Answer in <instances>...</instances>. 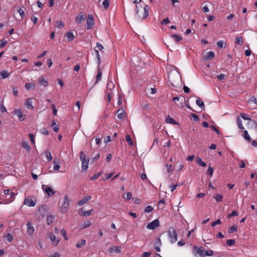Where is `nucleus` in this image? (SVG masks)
<instances>
[{
	"mask_svg": "<svg viewBox=\"0 0 257 257\" xmlns=\"http://www.w3.org/2000/svg\"><path fill=\"white\" fill-rule=\"evenodd\" d=\"M150 7L146 5L143 8L142 7H139L136 6V15L141 20L145 19L149 15V11Z\"/></svg>",
	"mask_w": 257,
	"mask_h": 257,
	"instance_id": "obj_1",
	"label": "nucleus"
},
{
	"mask_svg": "<svg viewBox=\"0 0 257 257\" xmlns=\"http://www.w3.org/2000/svg\"><path fill=\"white\" fill-rule=\"evenodd\" d=\"M169 81L172 87H177V85L179 83L181 80V76L177 72H170L168 76Z\"/></svg>",
	"mask_w": 257,
	"mask_h": 257,
	"instance_id": "obj_2",
	"label": "nucleus"
},
{
	"mask_svg": "<svg viewBox=\"0 0 257 257\" xmlns=\"http://www.w3.org/2000/svg\"><path fill=\"white\" fill-rule=\"evenodd\" d=\"M80 158L82 162V172H86L88 167L89 159L83 152L80 153Z\"/></svg>",
	"mask_w": 257,
	"mask_h": 257,
	"instance_id": "obj_3",
	"label": "nucleus"
},
{
	"mask_svg": "<svg viewBox=\"0 0 257 257\" xmlns=\"http://www.w3.org/2000/svg\"><path fill=\"white\" fill-rule=\"evenodd\" d=\"M193 252L195 257H205V250L202 246L198 247L197 246H194Z\"/></svg>",
	"mask_w": 257,
	"mask_h": 257,
	"instance_id": "obj_4",
	"label": "nucleus"
},
{
	"mask_svg": "<svg viewBox=\"0 0 257 257\" xmlns=\"http://www.w3.org/2000/svg\"><path fill=\"white\" fill-rule=\"evenodd\" d=\"M168 234L169 237L171 239V242L172 243L175 242L177 240V234L176 231L173 227H169L168 230Z\"/></svg>",
	"mask_w": 257,
	"mask_h": 257,
	"instance_id": "obj_5",
	"label": "nucleus"
},
{
	"mask_svg": "<svg viewBox=\"0 0 257 257\" xmlns=\"http://www.w3.org/2000/svg\"><path fill=\"white\" fill-rule=\"evenodd\" d=\"M46 205H42L39 208L38 211L37 212L36 215V217L39 219H42L44 218L45 213L46 212Z\"/></svg>",
	"mask_w": 257,
	"mask_h": 257,
	"instance_id": "obj_6",
	"label": "nucleus"
},
{
	"mask_svg": "<svg viewBox=\"0 0 257 257\" xmlns=\"http://www.w3.org/2000/svg\"><path fill=\"white\" fill-rule=\"evenodd\" d=\"M69 199L67 195H66L64 198L63 204L60 207V210L62 213L66 212L69 209Z\"/></svg>",
	"mask_w": 257,
	"mask_h": 257,
	"instance_id": "obj_7",
	"label": "nucleus"
},
{
	"mask_svg": "<svg viewBox=\"0 0 257 257\" xmlns=\"http://www.w3.org/2000/svg\"><path fill=\"white\" fill-rule=\"evenodd\" d=\"M94 24V20L92 15H88L87 20L85 28L87 30L91 29Z\"/></svg>",
	"mask_w": 257,
	"mask_h": 257,
	"instance_id": "obj_8",
	"label": "nucleus"
},
{
	"mask_svg": "<svg viewBox=\"0 0 257 257\" xmlns=\"http://www.w3.org/2000/svg\"><path fill=\"white\" fill-rule=\"evenodd\" d=\"M160 226V222L158 219H156L153 221L149 223L147 225V228L149 229H155L156 227Z\"/></svg>",
	"mask_w": 257,
	"mask_h": 257,
	"instance_id": "obj_9",
	"label": "nucleus"
},
{
	"mask_svg": "<svg viewBox=\"0 0 257 257\" xmlns=\"http://www.w3.org/2000/svg\"><path fill=\"white\" fill-rule=\"evenodd\" d=\"M42 188L44 192L46 193L49 196L55 194V192L52 189L46 185H42Z\"/></svg>",
	"mask_w": 257,
	"mask_h": 257,
	"instance_id": "obj_10",
	"label": "nucleus"
},
{
	"mask_svg": "<svg viewBox=\"0 0 257 257\" xmlns=\"http://www.w3.org/2000/svg\"><path fill=\"white\" fill-rule=\"evenodd\" d=\"M12 113L14 114H17L18 117V119L20 121H23L25 118V115L23 114V111L20 109L14 110Z\"/></svg>",
	"mask_w": 257,
	"mask_h": 257,
	"instance_id": "obj_11",
	"label": "nucleus"
},
{
	"mask_svg": "<svg viewBox=\"0 0 257 257\" xmlns=\"http://www.w3.org/2000/svg\"><path fill=\"white\" fill-rule=\"evenodd\" d=\"M247 127L248 129L255 130L257 127V122L251 119H249L247 123Z\"/></svg>",
	"mask_w": 257,
	"mask_h": 257,
	"instance_id": "obj_12",
	"label": "nucleus"
},
{
	"mask_svg": "<svg viewBox=\"0 0 257 257\" xmlns=\"http://www.w3.org/2000/svg\"><path fill=\"white\" fill-rule=\"evenodd\" d=\"M86 14L84 12H81L78 16L76 17L75 20L77 23H80L86 19Z\"/></svg>",
	"mask_w": 257,
	"mask_h": 257,
	"instance_id": "obj_13",
	"label": "nucleus"
},
{
	"mask_svg": "<svg viewBox=\"0 0 257 257\" xmlns=\"http://www.w3.org/2000/svg\"><path fill=\"white\" fill-rule=\"evenodd\" d=\"M121 247L120 246H113L109 248L108 251L110 253H120Z\"/></svg>",
	"mask_w": 257,
	"mask_h": 257,
	"instance_id": "obj_14",
	"label": "nucleus"
},
{
	"mask_svg": "<svg viewBox=\"0 0 257 257\" xmlns=\"http://www.w3.org/2000/svg\"><path fill=\"white\" fill-rule=\"evenodd\" d=\"M117 115L119 119H123L125 117V113L124 109L122 108H119L117 110Z\"/></svg>",
	"mask_w": 257,
	"mask_h": 257,
	"instance_id": "obj_15",
	"label": "nucleus"
},
{
	"mask_svg": "<svg viewBox=\"0 0 257 257\" xmlns=\"http://www.w3.org/2000/svg\"><path fill=\"white\" fill-rule=\"evenodd\" d=\"M49 237L51 241L53 242V243L55 245L58 244L59 240L56 239V237L53 233H49Z\"/></svg>",
	"mask_w": 257,
	"mask_h": 257,
	"instance_id": "obj_16",
	"label": "nucleus"
},
{
	"mask_svg": "<svg viewBox=\"0 0 257 257\" xmlns=\"http://www.w3.org/2000/svg\"><path fill=\"white\" fill-rule=\"evenodd\" d=\"M91 199V197L90 196H86L83 197L81 200H80L78 202V204L79 206H82L84 203H85L87 202H88V201H89Z\"/></svg>",
	"mask_w": 257,
	"mask_h": 257,
	"instance_id": "obj_17",
	"label": "nucleus"
},
{
	"mask_svg": "<svg viewBox=\"0 0 257 257\" xmlns=\"http://www.w3.org/2000/svg\"><path fill=\"white\" fill-rule=\"evenodd\" d=\"M27 233L29 235H32L34 233V227L30 223H27Z\"/></svg>",
	"mask_w": 257,
	"mask_h": 257,
	"instance_id": "obj_18",
	"label": "nucleus"
},
{
	"mask_svg": "<svg viewBox=\"0 0 257 257\" xmlns=\"http://www.w3.org/2000/svg\"><path fill=\"white\" fill-rule=\"evenodd\" d=\"M24 203L31 207L34 206L36 204L31 199H25Z\"/></svg>",
	"mask_w": 257,
	"mask_h": 257,
	"instance_id": "obj_19",
	"label": "nucleus"
},
{
	"mask_svg": "<svg viewBox=\"0 0 257 257\" xmlns=\"http://www.w3.org/2000/svg\"><path fill=\"white\" fill-rule=\"evenodd\" d=\"M26 106L28 109H33L34 107L32 105V101L31 98H28L26 100Z\"/></svg>",
	"mask_w": 257,
	"mask_h": 257,
	"instance_id": "obj_20",
	"label": "nucleus"
},
{
	"mask_svg": "<svg viewBox=\"0 0 257 257\" xmlns=\"http://www.w3.org/2000/svg\"><path fill=\"white\" fill-rule=\"evenodd\" d=\"M102 74V72L100 71V67L99 66L98 69L97 74L96 76V81L95 83V84L98 83L100 80H101Z\"/></svg>",
	"mask_w": 257,
	"mask_h": 257,
	"instance_id": "obj_21",
	"label": "nucleus"
},
{
	"mask_svg": "<svg viewBox=\"0 0 257 257\" xmlns=\"http://www.w3.org/2000/svg\"><path fill=\"white\" fill-rule=\"evenodd\" d=\"M0 75L3 79H5L9 77L10 75V73L7 70H3L0 72Z\"/></svg>",
	"mask_w": 257,
	"mask_h": 257,
	"instance_id": "obj_22",
	"label": "nucleus"
},
{
	"mask_svg": "<svg viewBox=\"0 0 257 257\" xmlns=\"http://www.w3.org/2000/svg\"><path fill=\"white\" fill-rule=\"evenodd\" d=\"M36 85L34 83H28L25 84V88L27 90L34 89Z\"/></svg>",
	"mask_w": 257,
	"mask_h": 257,
	"instance_id": "obj_23",
	"label": "nucleus"
},
{
	"mask_svg": "<svg viewBox=\"0 0 257 257\" xmlns=\"http://www.w3.org/2000/svg\"><path fill=\"white\" fill-rule=\"evenodd\" d=\"M166 122L167 123L173 124H178V123L175 121L173 118L171 117L170 116H168L166 119Z\"/></svg>",
	"mask_w": 257,
	"mask_h": 257,
	"instance_id": "obj_24",
	"label": "nucleus"
},
{
	"mask_svg": "<svg viewBox=\"0 0 257 257\" xmlns=\"http://www.w3.org/2000/svg\"><path fill=\"white\" fill-rule=\"evenodd\" d=\"M237 229H238V227H237V226L236 225H232V226L230 227L228 229V232L229 233H233L234 232H236L237 231Z\"/></svg>",
	"mask_w": 257,
	"mask_h": 257,
	"instance_id": "obj_25",
	"label": "nucleus"
},
{
	"mask_svg": "<svg viewBox=\"0 0 257 257\" xmlns=\"http://www.w3.org/2000/svg\"><path fill=\"white\" fill-rule=\"evenodd\" d=\"M53 164L54 165V167H53L54 170H55V171L59 170L60 167L59 165V162L58 160L55 159L53 161Z\"/></svg>",
	"mask_w": 257,
	"mask_h": 257,
	"instance_id": "obj_26",
	"label": "nucleus"
},
{
	"mask_svg": "<svg viewBox=\"0 0 257 257\" xmlns=\"http://www.w3.org/2000/svg\"><path fill=\"white\" fill-rule=\"evenodd\" d=\"M215 55L213 52L209 51L207 53L205 58L207 60H210L214 57Z\"/></svg>",
	"mask_w": 257,
	"mask_h": 257,
	"instance_id": "obj_27",
	"label": "nucleus"
},
{
	"mask_svg": "<svg viewBox=\"0 0 257 257\" xmlns=\"http://www.w3.org/2000/svg\"><path fill=\"white\" fill-rule=\"evenodd\" d=\"M196 162L198 165L201 167H205L206 166V163L202 160V159L199 157L196 158Z\"/></svg>",
	"mask_w": 257,
	"mask_h": 257,
	"instance_id": "obj_28",
	"label": "nucleus"
},
{
	"mask_svg": "<svg viewBox=\"0 0 257 257\" xmlns=\"http://www.w3.org/2000/svg\"><path fill=\"white\" fill-rule=\"evenodd\" d=\"M39 82L40 84L45 87H47L48 86V82L46 81L43 77H40L39 78Z\"/></svg>",
	"mask_w": 257,
	"mask_h": 257,
	"instance_id": "obj_29",
	"label": "nucleus"
},
{
	"mask_svg": "<svg viewBox=\"0 0 257 257\" xmlns=\"http://www.w3.org/2000/svg\"><path fill=\"white\" fill-rule=\"evenodd\" d=\"M51 126L53 130L55 132H58L59 130L58 126L57 125L55 121L54 120L52 121Z\"/></svg>",
	"mask_w": 257,
	"mask_h": 257,
	"instance_id": "obj_30",
	"label": "nucleus"
},
{
	"mask_svg": "<svg viewBox=\"0 0 257 257\" xmlns=\"http://www.w3.org/2000/svg\"><path fill=\"white\" fill-rule=\"evenodd\" d=\"M125 140L126 142L128 143L129 145L131 146H133L134 145V143L133 141L132 140L131 137L129 135L127 134L125 136Z\"/></svg>",
	"mask_w": 257,
	"mask_h": 257,
	"instance_id": "obj_31",
	"label": "nucleus"
},
{
	"mask_svg": "<svg viewBox=\"0 0 257 257\" xmlns=\"http://www.w3.org/2000/svg\"><path fill=\"white\" fill-rule=\"evenodd\" d=\"M243 133L244 134L243 136L244 139L248 142H250L251 141V139L249 135H248L247 131L246 130H244Z\"/></svg>",
	"mask_w": 257,
	"mask_h": 257,
	"instance_id": "obj_32",
	"label": "nucleus"
},
{
	"mask_svg": "<svg viewBox=\"0 0 257 257\" xmlns=\"http://www.w3.org/2000/svg\"><path fill=\"white\" fill-rule=\"evenodd\" d=\"M196 104L201 107V108L204 109V103L200 98H198L196 101Z\"/></svg>",
	"mask_w": 257,
	"mask_h": 257,
	"instance_id": "obj_33",
	"label": "nucleus"
},
{
	"mask_svg": "<svg viewBox=\"0 0 257 257\" xmlns=\"http://www.w3.org/2000/svg\"><path fill=\"white\" fill-rule=\"evenodd\" d=\"M66 36H67V40L69 41L73 40L74 38V36L73 33L70 31L68 32L66 34Z\"/></svg>",
	"mask_w": 257,
	"mask_h": 257,
	"instance_id": "obj_34",
	"label": "nucleus"
},
{
	"mask_svg": "<svg viewBox=\"0 0 257 257\" xmlns=\"http://www.w3.org/2000/svg\"><path fill=\"white\" fill-rule=\"evenodd\" d=\"M236 121L238 127L241 130L244 129V127L242 124L241 119L239 118V117H237Z\"/></svg>",
	"mask_w": 257,
	"mask_h": 257,
	"instance_id": "obj_35",
	"label": "nucleus"
},
{
	"mask_svg": "<svg viewBox=\"0 0 257 257\" xmlns=\"http://www.w3.org/2000/svg\"><path fill=\"white\" fill-rule=\"evenodd\" d=\"M95 53H96V57H97V63H98V67L100 66V55H99V52H98V50L97 49H95L94 50Z\"/></svg>",
	"mask_w": 257,
	"mask_h": 257,
	"instance_id": "obj_36",
	"label": "nucleus"
},
{
	"mask_svg": "<svg viewBox=\"0 0 257 257\" xmlns=\"http://www.w3.org/2000/svg\"><path fill=\"white\" fill-rule=\"evenodd\" d=\"M86 243V240L85 239H81L80 242H78L76 246L77 248H80L83 246Z\"/></svg>",
	"mask_w": 257,
	"mask_h": 257,
	"instance_id": "obj_37",
	"label": "nucleus"
},
{
	"mask_svg": "<svg viewBox=\"0 0 257 257\" xmlns=\"http://www.w3.org/2000/svg\"><path fill=\"white\" fill-rule=\"evenodd\" d=\"M54 216L51 215H47V223L48 224H50L51 223H52L54 220Z\"/></svg>",
	"mask_w": 257,
	"mask_h": 257,
	"instance_id": "obj_38",
	"label": "nucleus"
},
{
	"mask_svg": "<svg viewBox=\"0 0 257 257\" xmlns=\"http://www.w3.org/2000/svg\"><path fill=\"white\" fill-rule=\"evenodd\" d=\"M172 37L174 39L176 42H178L182 40V37L177 34L172 35Z\"/></svg>",
	"mask_w": 257,
	"mask_h": 257,
	"instance_id": "obj_39",
	"label": "nucleus"
},
{
	"mask_svg": "<svg viewBox=\"0 0 257 257\" xmlns=\"http://www.w3.org/2000/svg\"><path fill=\"white\" fill-rule=\"evenodd\" d=\"M235 43L238 45H242L243 41V39L241 37H237L235 39Z\"/></svg>",
	"mask_w": 257,
	"mask_h": 257,
	"instance_id": "obj_40",
	"label": "nucleus"
},
{
	"mask_svg": "<svg viewBox=\"0 0 257 257\" xmlns=\"http://www.w3.org/2000/svg\"><path fill=\"white\" fill-rule=\"evenodd\" d=\"M22 145L23 147L27 151H29L30 150L31 148L29 145V143L27 142H23L22 143Z\"/></svg>",
	"mask_w": 257,
	"mask_h": 257,
	"instance_id": "obj_41",
	"label": "nucleus"
},
{
	"mask_svg": "<svg viewBox=\"0 0 257 257\" xmlns=\"http://www.w3.org/2000/svg\"><path fill=\"white\" fill-rule=\"evenodd\" d=\"M92 211H93V209H91V210H89L88 211H83L82 212V213L81 214V215L83 216H89L91 214Z\"/></svg>",
	"mask_w": 257,
	"mask_h": 257,
	"instance_id": "obj_42",
	"label": "nucleus"
},
{
	"mask_svg": "<svg viewBox=\"0 0 257 257\" xmlns=\"http://www.w3.org/2000/svg\"><path fill=\"white\" fill-rule=\"evenodd\" d=\"M46 158L47 159V160L48 161H51L52 159H53V157H52V156L51 155V153L50 151H47L46 152Z\"/></svg>",
	"mask_w": 257,
	"mask_h": 257,
	"instance_id": "obj_43",
	"label": "nucleus"
},
{
	"mask_svg": "<svg viewBox=\"0 0 257 257\" xmlns=\"http://www.w3.org/2000/svg\"><path fill=\"white\" fill-rule=\"evenodd\" d=\"M109 5H110L109 0H105L102 3L103 7L105 9H107L109 7Z\"/></svg>",
	"mask_w": 257,
	"mask_h": 257,
	"instance_id": "obj_44",
	"label": "nucleus"
},
{
	"mask_svg": "<svg viewBox=\"0 0 257 257\" xmlns=\"http://www.w3.org/2000/svg\"><path fill=\"white\" fill-rule=\"evenodd\" d=\"M60 233L64 237L65 240H67L68 237H67V234L66 233V231L65 230V229H62L60 230Z\"/></svg>",
	"mask_w": 257,
	"mask_h": 257,
	"instance_id": "obj_45",
	"label": "nucleus"
},
{
	"mask_svg": "<svg viewBox=\"0 0 257 257\" xmlns=\"http://www.w3.org/2000/svg\"><path fill=\"white\" fill-rule=\"evenodd\" d=\"M235 243V241L233 239H229L226 241V245L227 246H231Z\"/></svg>",
	"mask_w": 257,
	"mask_h": 257,
	"instance_id": "obj_46",
	"label": "nucleus"
},
{
	"mask_svg": "<svg viewBox=\"0 0 257 257\" xmlns=\"http://www.w3.org/2000/svg\"><path fill=\"white\" fill-rule=\"evenodd\" d=\"M217 45L218 48H222L223 47H225L226 44H225V43H224V42L223 41H220L217 42Z\"/></svg>",
	"mask_w": 257,
	"mask_h": 257,
	"instance_id": "obj_47",
	"label": "nucleus"
},
{
	"mask_svg": "<svg viewBox=\"0 0 257 257\" xmlns=\"http://www.w3.org/2000/svg\"><path fill=\"white\" fill-rule=\"evenodd\" d=\"M102 174L101 172H100L98 173H96L94 174L92 177L90 178V180H94L96 179H97Z\"/></svg>",
	"mask_w": 257,
	"mask_h": 257,
	"instance_id": "obj_48",
	"label": "nucleus"
},
{
	"mask_svg": "<svg viewBox=\"0 0 257 257\" xmlns=\"http://www.w3.org/2000/svg\"><path fill=\"white\" fill-rule=\"evenodd\" d=\"M11 87L13 89V94L15 96L17 97L18 95V90L17 87L13 85H12Z\"/></svg>",
	"mask_w": 257,
	"mask_h": 257,
	"instance_id": "obj_49",
	"label": "nucleus"
},
{
	"mask_svg": "<svg viewBox=\"0 0 257 257\" xmlns=\"http://www.w3.org/2000/svg\"><path fill=\"white\" fill-rule=\"evenodd\" d=\"M15 195V194L14 193V192H10V194H9V195H8V196H6V197H7L8 198V199H11L10 201H9V202L12 201V200H13V197H14V196Z\"/></svg>",
	"mask_w": 257,
	"mask_h": 257,
	"instance_id": "obj_50",
	"label": "nucleus"
},
{
	"mask_svg": "<svg viewBox=\"0 0 257 257\" xmlns=\"http://www.w3.org/2000/svg\"><path fill=\"white\" fill-rule=\"evenodd\" d=\"M240 116L243 119L248 120V121L249 120V119H251L250 118L248 117V115L247 114L244 113H241Z\"/></svg>",
	"mask_w": 257,
	"mask_h": 257,
	"instance_id": "obj_51",
	"label": "nucleus"
},
{
	"mask_svg": "<svg viewBox=\"0 0 257 257\" xmlns=\"http://www.w3.org/2000/svg\"><path fill=\"white\" fill-rule=\"evenodd\" d=\"M238 215V212L236 210H233L230 214L228 215V218H230L232 216H236Z\"/></svg>",
	"mask_w": 257,
	"mask_h": 257,
	"instance_id": "obj_52",
	"label": "nucleus"
},
{
	"mask_svg": "<svg viewBox=\"0 0 257 257\" xmlns=\"http://www.w3.org/2000/svg\"><path fill=\"white\" fill-rule=\"evenodd\" d=\"M214 198L215 199L217 202H221L222 200V196L220 194L216 195L214 197Z\"/></svg>",
	"mask_w": 257,
	"mask_h": 257,
	"instance_id": "obj_53",
	"label": "nucleus"
},
{
	"mask_svg": "<svg viewBox=\"0 0 257 257\" xmlns=\"http://www.w3.org/2000/svg\"><path fill=\"white\" fill-rule=\"evenodd\" d=\"M91 224V221L90 220H86L84 222L83 228L87 227Z\"/></svg>",
	"mask_w": 257,
	"mask_h": 257,
	"instance_id": "obj_54",
	"label": "nucleus"
},
{
	"mask_svg": "<svg viewBox=\"0 0 257 257\" xmlns=\"http://www.w3.org/2000/svg\"><path fill=\"white\" fill-rule=\"evenodd\" d=\"M96 48L97 49V50H100V51H102V50L104 49L103 46L99 43H96Z\"/></svg>",
	"mask_w": 257,
	"mask_h": 257,
	"instance_id": "obj_55",
	"label": "nucleus"
},
{
	"mask_svg": "<svg viewBox=\"0 0 257 257\" xmlns=\"http://www.w3.org/2000/svg\"><path fill=\"white\" fill-rule=\"evenodd\" d=\"M40 132L43 134V135H48L49 134V132L48 131V130L45 128V127H43V128L41 129L40 130Z\"/></svg>",
	"mask_w": 257,
	"mask_h": 257,
	"instance_id": "obj_56",
	"label": "nucleus"
},
{
	"mask_svg": "<svg viewBox=\"0 0 257 257\" xmlns=\"http://www.w3.org/2000/svg\"><path fill=\"white\" fill-rule=\"evenodd\" d=\"M153 210V207L151 206H148L145 209V211L146 212L149 213L151 212Z\"/></svg>",
	"mask_w": 257,
	"mask_h": 257,
	"instance_id": "obj_57",
	"label": "nucleus"
},
{
	"mask_svg": "<svg viewBox=\"0 0 257 257\" xmlns=\"http://www.w3.org/2000/svg\"><path fill=\"white\" fill-rule=\"evenodd\" d=\"M6 238H7V240L9 241V242L12 241V240L13 239V235L10 233H8L6 235Z\"/></svg>",
	"mask_w": 257,
	"mask_h": 257,
	"instance_id": "obj_58",
	"label": "nucleus"
},
{
	"mask_svg": "<svg viewBox=\"0 0 257 257\" xmlns=\"http://www.w3.org/2000/svg\"><path fill=\"white\" fill-rule=\"evenodd\" d=\"M221 223V222L220 220L219 219H217L216 221L213 222L211 224V225H212V226L214 227L217 224H220Z\"/></svg>",
	"mask_w": 257,
	"mask_h": 257,
	"instance_id": "obj_59",
	"label": "nucleus"
},
{
	"mask_svg": "<svg viewBox=\"0 0 257 257\" xmlns=\"http://www.w3.org/2000/svg\"><path fill=\"white\" fill-rule=\"evenodd\" d=\"M213 173V169L212 167L209 166L207 171V174L210 176H212Z\"/></svg>",
	"mask_w": 257,
	"mask_h": 257,
	"instance_id": "obj_60",
	"label": "nucleus"
},
{
	"mask_svg": "<svg viewBox=\"0 0 257 257\" xmlns=\"http://www.w3.org/2000/svg\"><path fill=\"white\" fill-rule=\"evenodd\" d=\"M170 22V20L168 18H166V19H164L162 22L161 24L162 25H167L169 24Z\"/></svg>",
	"mask_w": 257,
	"mask_h": 257,
	"instance_id": "obj_61",
	"label": "nucleus"
},
{
	"mask_svg": "<svg viewBox=\"0 0 257 257\" xmlns=\"http://www.w3.org/2000/svg\"><path fill=\"white\" fill-rule=\"evenodd\" d=\"M225 76L226 75L225 74H220V75H217V78L218 80L220 81L223 80L225 78Z\"/></svg>",
	"mask_w": 257,
	"mask_h": 257,
	"instance_id": "obj_62",
	"label": "nucleus"
},
{
	"mask_svg": "<svg viewBox=\"0 0 257 257\" xmlns=\"http://www.w3.org/2000/svg\"><path fill=\"white\" fill-rule=\"evenodd\" d=\"M18 12L20 14L22 18L25 16V12L22 9H19L18 11Z\"/></svg>",
	"mask_w": 257,
	"mask_h": 257,
	"instance_id": "obj_63",
	"label": "nucleus"
},
{
	"mask_svg": "<svg viewBox=\"0 0 257 257\" xmlns=\"http://www.w3.org/2000/svg\"><path fill=\"white\" fill-rule=\"evenodd\" d=\"M151 254V252L146 251L143 253L142 257H150Z\"/></svg>",
	"mask_w": 257,
	"mask_h": 257,
	"instance_id": "obj_64",
	"label": "nucleus"
}]
</instances>
